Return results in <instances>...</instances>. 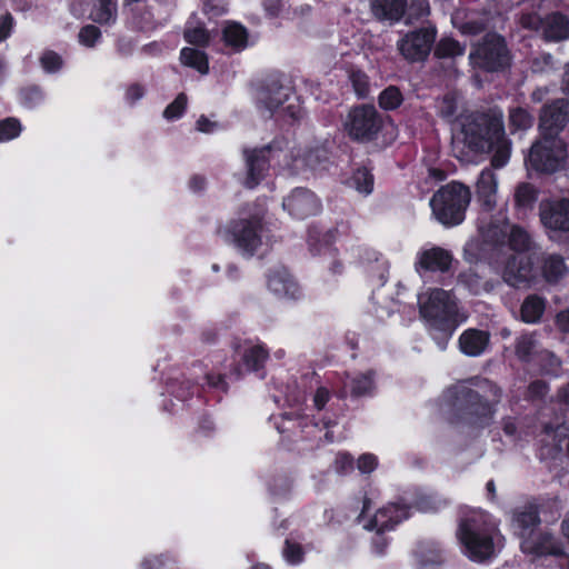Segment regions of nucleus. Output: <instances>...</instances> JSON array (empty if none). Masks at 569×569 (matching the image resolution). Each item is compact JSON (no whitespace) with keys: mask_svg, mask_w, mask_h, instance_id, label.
<instances>
[{"mask_svg":"<svg viewBox=\"0 0 569 569\" xmlns=\"http://www.w3.org/2000/svg\"><path fill=\"white\" fill-rule=\"evenodd\" d=\"M180 60L182 64L194 68L202 74L209 71L207 56L197 49L183 48L180 53Z\"/></svg>","mask_w":569,"mask_h":569,"instance_id":"obj_29","label":"nucleus"},{"mask_svg":"<svg viewBox=\"0 0 569 569\" xmlns=\"http://www.w3.org/2000/svg\"><path fill=\"white\" fill-rule=\"evenodd\" d=\"M567 267L560 256L550 254L545 258L542 273L547 281L556 282L567 274Z\"/></svg>","mask_w":569,"mask_h":569,"instance_id":"obj_27","label":"nucleus"},{"mask_svg":"<svg viewBox=\"0 0 569 569\" xmlns=\"http://www.w3.org/2000/svg\"><path fill=\"white\" fill-rule=\"evenodd\" d=\"M214 127L216 123L209 121L206 117H200L197 121V129L204 133L211 132Z\"/></svg>","mask_w":569,"mask_h":569,"instance_id":"obj_56","label":"nucleus"},{"mask_svg":"<svg viewBox=\"0 0 569 569\" xmlns=\"http://www.w3.org/2000/svg\"><path fill=\"white\" fill-rule=\"evenodd\" d=\"M264 10L270 17H277L283 9L284 4L281 0H266Z\"/></svg>","mask_w":569,"mask_h":569,"instance_id":"obj_52","label":"nucleus"},{"mask_svg":"<svg viewBox=\"0 0 569 569\" xmlns=\"http://www.w3.org/2000/svg\"><path fill=\"white\" fill-rule=\"evenodd\" d=\"M436 39L435 28H421L407 33L398 41V49L405 59L409 61L425 60Z\"/></svg>","mask_w":569,"mask_h":569,"instance_id":"obj_12","label":"nucleus"},{"mask_svg":"<svg viewBox=\"0 0 569 569\" xmlns=\"http://www.w3.org/2000/svg\"><path fill=\"white\" fill-rule=\"evenodd\" d=\"M226 0H207L203 6V11L210 17H218L227 11Z\"/></svg>","mask_w":569,"mask_h":569,"instance_id":"obj_47","label":"nucleus"},{"mask_svg":"<svg viewBox=\"0 0 569 569\" xmlns=\"http://www.w3.org/2000/svg\"><path fill=\"white\" fill-rule=\"evenodd\" d=\"M329 400V391L325 388H319L313 397V402L317 409H322Z\"/></svg>","mask_w":569,"mask_h":569,"instance_id":"obj_53","label":"nucleus"},{"mask_svg":"<svg viewBox=\"0 0 569 569\" xmlns=\"http://www.w3.org/2000/svg\"><path fill=\"white\" fill-rule=\"evenodd\" d=\"M537 348V341L532 335H523L517 340L516 352L522 360H527Z\"/></svg>","mask_w":569,"mask_h":569,"instance_id":"obj_39","label":"nucleus"},{"mask_svg":"<svg viewBox=\"0 0 569 569\" xmlns=\"http://www.w3.org/2000/svg\"><path fill=\"white\" fill-rule=\"evenodd\" d=\"M373 546L377 553L383 552L385 548L387 547V540L381 536V533H377V537L373 540Z\"/></svg>","mask_w":569,"mask_h":569,"instance_id":"obj_57","label":"nucleus"},{"mask_svg":"<svg viewBox=\"0 0 569 569\" xmlns=\"http://www.w3.org/2000/svg\"><path fill=\"white\" fill-rule=\"evenodd\" d=\"M40 63L44 71L56 72L61 68L62 60L56 52L47 51L41 56Z\"/></svg>","mask_w":569,"mask_h":569,"instance_id":"obj_44","label":"nucleus"},{"mask_svg":"<svg viewBox=\"0 0 569 569\" xmlns=\"http://www.w3.org/2000/svg\"><path fill=\"white\" fill-rule=\"evenodd\" d=\"M184 38L189 43L206 46L209 43L210 33L204 29L203 26H193L192 22H189L184 31Z\"/></svg>","mask_w":569,"mask_h":569,"instance_id":"obj_35","label":"nucleus"},{"mask_svg":"<svg viewBox=\"0 0 569 569\" xmlns=\"http://www.w3.org/2000/svg\"><path fill=\"white\" fill-rule=\"evenodd\" d=\"M567 157L565 143L557 137L543 136L528 156V164L540 172L551 173L563 167Z\"/></svg>","mask_w":569,"mask_h":569,"instance_id":"obj_8","label":"nucleus"},{"mask_svg":"<svg viewBox=\"0 0 569 569\" xmlns=\"http://www.w3.org/2000/svg\"><path fill=\"white\" fill-rule=\"evenodd\" d=\"M545 300L537 296H529L521 306V318L525 322H537L545 311Z\"/></svg>","mask_w":569,"mask_h":569,"instance_id":"obj_28","label":"nucleus"},{"mask_svg":"<svg viewBox=\"0 0 569 569\" xmlns=\"http://www.w3.org/2000/svg\"><path fill=\"white\" fill-rule=\"evenodd\" d=\"M462 396L468 403L470 413L477 415L481 418H487L491 416L492 408L490 403L488 402V400L483 401L482 397L478 392L463 389Z\"/></svg>","mask_w":569,"mask_h":569,"instance_id":"obj_31","label":"nucleus"},{"mask_svg":"<svg viewBox=\"0 0 569 569\" xmlns=\"http://www.w3.org/2000/svg\"><path fill=\"white\" fill-rule=\"evenodd\" d=\"M244 154L248 172L243 184L247 188H253L263 178L269 162H277L284 168L299 171L305 167L315 168L325 157V151L316 150L302 154L301 148H290L288 144L282 148L280 143L276 142L266 150L246 151Z\"/></svg>","mask_w":569,"mask_h":569,"instance_id":"obj_2","label":"nucleus"},{"mask_svg":"<svg viewBox=\"0 0 569 569\" xmlns=\"http://www.w3.org/2000/svg\"><path fill=\"white\" fill-rule=\"evenodd\" d=\"M463 144L471 151L482 153L493 151L491 166L496 169L505 167L510 158V146L500 123L481 119L480 122H469L462 129Z\"/></svg>","mask_w":569,"mask_h":569,"instance_id":"obj_3","label":"nucleus"},{"mask_svg":"<svg viewBox=\"0 0 569 569\" xmlns=\"http://www.w3.org/2000/svg\"><path fill=\"white\" fill-rule=\"evenodd\" d=\"M456 109H457L456 100L450 96H446L438 103V110H439L440 114L447 119L451 118L455 114Z\"/></svg>","mask_w":569,"mask_h":569,"instance_id":"obj_48","label":"nucleus"},{"mask_svg":"<svg viewBox=\"0 0 569 569\" xmlns=\"http://www.w3.org/2000/svg\"><path fill=\"white\" fill-rule=\"evenodd\" d=\"M283 557L289 563H299L302 560L301 547L287 540L283 549Z\"/></svg>","mask_w":569,"mask_h":569,"instance_id":"obj_46","label":"nucleus"},{"mask_svg":"<svg viewBox=\"0 0 569 569\" xmlns=\"http://www.w3.org/2000/svg\"><path fill=\"white\" fill-rule=\"evenodd\" d=\"M351 393L353 396H363L371 392L373 389L372 373H362L352 378L350 381Z\"/></svg>","mask_w":569,"mask_h":569,"instance_id":"obj_37","label":"nucleus"},{"mask_svg":"<svg viewBox=\"0 0 569 569\" xmlns=\"http://www.w3.org/2000/svg\"><path fill=\"white\" fill-rule=\"evenodd\" d=\"M489 342V335L486 331L469 329L459 338L460 350L470 357L481 355Z\"/></svg>","mask_w":569,"mask_h":569,"instance_id":"obj_22","label":"nucleus"},{"mask_svg":"<svg viewBox=\"0 0 569 569\" xmlns=\"http://www.w3.org/2000/svg\"><path fill=\"white\" fill-rule=\"evenodd\" d=\"M509 119L515 129L525 130L532 126V117L521 108L512 109Z\"/></svg>","mask_w":569,"mask_h":569,"instance_id":"obj_41","label":"nucleus"},{"mask_svg":"<svg viewBox=\"0 0 569 569\" xmlns=\"http://www.w3.org/2000/svg\"><path fill=\"white\" fill-rule=\"evenodd\" d=\"M257 101L269 112L278 110L283 103L288 102L282 109L290 118H299L300 107L292 100L289 87H283L278 82H270L261 87L257 92Z\"/></svg>","mask_w":569,"mask_h":569,"instance_id":"obj_11","label":"nucleus"},{"mask_svg":"<svg viewBox=\"0 0 569 569\" xmlns=\"http://www.w3.org/2000/svg\"><path fill=\"white\" fill-rule=\"evenodd\" d=\"M559 398L565 403H569V385L559 392Z\"/></svg>","mask_w":569,"mask_h":569,"instance_id":"obj_64","label":"nucleus"},{"mask_svg":"<svg viewBox=\"0 0 569 569\" xmlns=\"http://www.w3.org/2000/svg\"><path fill=\"white\" fill-rule=\"evenodd\" d=\"M406 7V0H372L373 14L381 20L398 21Z\"/></svg>","mask_w":569,"mask_h":569,"instance_id":"obj_25","label":"nucleus"},{"mask_svg":"<svg viewBox=\"0 0 569 569\" xmlns=\"http://www.w3.org/2000/svg\"><path fill=\"white\" fill-rule=\"evenodd\" d=\"M470 59L473 64L488 71L502 69L509 62L505 41L496 33L487 34L483 42L470 53Z\"/></svg>","mask_w":569,"mask_h":569,"instance_id":"obj_10","label":"nucleus"},{"mask_svg":"<svg viewBox=\"0 0 569 569\" xmlns=\"http://www.w3.org/2000/svg\"><path fill=\"white\" fill-rule=\"evenodd\" d=\"M539 209L541 223L547 229L569 231V200L542 201Z\"/></svg>","mask_w":569,"mask_h":569,"instance_id":"obj_15","label":"nucleus"},{"mask_svg":"<svg viewBox=\"0 0 569 569\" xmlns=\"http://www.w3.org/2000/svg\"><path fill=\"white\" fill-rule=\"evenodd\" d=\"M268 288L276 296L289 299H296L300 293L298 284L284 268H279L269 274Z\"/></svg>","mask_w":569,"mask_h":569,"instance_id":"obj_20","label":"nucleus"},{"mask_svg":"<svg viewBox=\"0 0 569 569\" xmlns=\"http://www.w3.org/2000/svg\"><path fill=\"white\" fill-rule=\"evenodd\" d=\"M350 80L358 97H366L369 93L368 77L361 71H352Z\"/></svg>","mask_w":569,"mask_h":569,"instance_id":"obj_42","label":"nucleus"},{"mask_svg":"<svg viewBox=\"0 0 569 569\" xmlns=\"http://www.w3.org/2000/svg\"><path fill=\"white\" fill-rule=\"evenodd\" d=\"M81 13H88L89 18L98 23H109L116 20V0H79Z\"/></svg>","mask_w":569,"mask_h":569,"instance_id":"obj_19","label":"nucleus"},{"mask_svg":"<svg viewBox=\"0 0 569 569\" xmlns=\"http://www.w3.org/2000/svg\"><path fill=\"white\" fill-rule=\"evenodd\" d=\"M376 467L377 458L373 455H362L358 460V469L363 473L373 471Z\"/></svg>","mask_w":569,"mask_h":569,"instance_id":"obj_50","label":"nucleus"},{"mask_svg":"<svg viewBox=\"0 0 569 569\" xmlns=\"http://www.w3.org/2000/svg\"><path fill=\"white\" fill-rule=\"evenodd\" d=\"M557 326L561 331L569 333V309L557 315Z\"/></svg>","mask_w":569,"mask_h":569,"instance_id":"obj_54","label":"nucleus"},{"mask_svg":"<svg viewBox=\"0 0 569 569\" xmlns=\"http://www.w3.org/2000/svg\"><path fill=\"white\" fill-rule=\"evenodd\" d=\"M530 391L537 396H545L547 393V386L543 382H535L530 386Z\"/></svg>","mask_w":569,"mask_h":569,"instance_id":"obj_58","label":"nucleus"},{"mask_svg":"<svg viewBox=\"0 0 569 569\" xmlns=\"http://www.w3.org/2000/svg\"><path fill=\"white\" fill-rule=\"evenodd\" d=\"M538 511L535 507H526L515 512L512 523L522 538L521 549L527 553L545 555L556 552L553 537L549 533L535 531L539 523Z\"/></svg>","mask_w":569,"mask_h":569,"instance_id":"obj_6","label":"nucleus"},{"mask_svg":"<svg viewBox=\"0 0 569 569\" xmlns=\"http://www.w3.org/2000/svg\"><path fill=\"white\" fill-rule=\"evenodd\" d=\"M537 200V190L528 182H521L515 190V203L517 208L529 209Z\"/></svg>","mask_w":569,"mask_h":569,"instance_id":"obj_32","label":"nucleus"},{"mask_svg":"<svg viewBox=\"0 0 569 569\" xmlns=\"http://www.w3.org/2000/svg\"><path fill=\"white\" fill-rule=\"evenodd\" d=\"M470 199L471 192L468 187L459 182H450L432 196L430 207L440 223L457 226L463 221Z\"/></svg>","mask_w":569,"mask_h":569,"instance_id":"obj_5","label":"nucleus"},{"mask_svg":"<svg viewBox=\"0 0 569 569\" xmlns=\"http://www.w3.org/2000/svg\"><path fill=\"white\" fill-rule=\"evenodd\" d=\"M100 38V31L94 26H86L79 32V41L83 46L93 47L97 40Z\"/></svg>","mask_w":569,"mask_h":569,"instance_id":"obj_45","label":"nucleus"},{"mask_svg":"<svg viewBox=\"0 0 569 569\" xmlns=\"http://www.w3.org/2000/svg\"><path fill=\"white\" fill-rule=\"evenodd\" d=\"M417 557L419 569H436V567L441 562L440 552L436 550L421 549L418 551Z\"/></svg>","mask_w":569,"mask_h":569,"instance_id":"obj_40","label":"nucleus"},{"mask_svg":"<svg viewBox=\"0 0 569 569\" xmlns=\"http://www.w3.org/2000/svg\"><path fill=\"white\" fill-rule=\"evenodd\" d=\"M546 17L547 16L542 12L541 0H528V4L522 10L519 18V22L523 28L541 33Z\"/></svg>","mask_w":569,"mask_h":569,"instance_id":"obj_23","label":"nucleus"},{"mask_svg":"<svg viewBox=\"0 0 569 569\" xmlns=\"http://www.w3.org/2000/svg\"><path fill=\"white\" fill-rule=\"evenodd\" d=\"M561 530L563 536L569 540V511L567 512L561 522Z\"/></svg>","mask_w":569,"mask_h":569,"instance_id":"obj_63","label":"nucleus"},{"mask_svg":"<svg viewBox=\"0 0 569 569\" xmlns=\"http://www.w3.org/2000/svg\"><path fill=\"white\" fill-rule=\"evenodd\" d=\"M268 352L262 346H248L242 353V363L247 371H258L263 367Z\"/></svg>","mask_w":569,"mask_h":569,"instance_id":"obj_26","label":"nucleus"},{"mask_svg":"<svg viewBox=\"0 0 569 569\" xmlns=\"http://www.w3.org/2000/svg\"><path fill=\"white\" fill-rule=\"evenodd\" d=\"M13 27V18L9 12L0 14V42L7 39Z\"/></svg>","mask_w":569,"mask_h":569,"instance_id":"obj_49","label":"nucleus"},{"mask_svg":"<svg viewBox=\"0 0 569 569\" xmlns=\"http://www.w3.org/2000/svg\"><path fill=\"white\" fill-rule=\"evenodd\" d=\"M547 432H555V436L556 437H566L567 433L566 431L568 430V427L565 426V425H561V426H557L555 429H552L551 427H547L546 428Z\"/></svg>","mask_w":569,"mask_h":569,"instance_id":"obj_61","label":"nucleus"},{"mask_svg":"<svg viewBox=\"0 0 569 569\" xmlns=\"http://www.w3.org/2000/svg\"><path fill=\"white\" fill-rule=\"evenodd\" d=\"M451 262V253L440 247L425 249L420 251L418 256V264L421 268L430 271L445 272L450 268Z\"/></svg>","mask_w":569,"mask_h":569,"instance_id":"obj_21","label":"nucleus"},{"mask_svg":"<svg viewBox=\"0 0 569 569\" xmlns=\"http://www.w3.org/2000/svg\"><path fill=\"white\" fill-rule=\"evenodd\" d=\"M261 223L258 216L236 221L231 232L237 247L246 254H253L261 244Z\"/></svg>","mask_w":569,"mask_h":569,"instance_id":"obj_13","label":"nucleus"},{"mask_svg":"<svg viewBox=\"0 0 569 569\" xmlns=\"http://www.w3.org/2000/svg\"><path fill=\"white\" fill-rule=\"evenodd\" d=\"M458 537L465 548V553L477 562H482L495 553L492 538L480 527L477 519H467L459 526Z\"/></svg>","mask_w":569,"mask_h":569,"instance_id":"obj_9","label":"nucleus"},{"mask_svg":"<svg viewBox=\"0 0 569 569\" xmlns=\"http://www.w3.org/2000/svg\"><path fill=\"white\" fill-rule=\"evenodd\" d=\"M569 120V102L557 100L543 108L540 116L542 136L556 137Z\"/></svg>","mask_w":569,"mask_h":569,"instance_id":"obj_16","label":"nucleus"},{"mask_svg":"<svg viewBox=\"0 0 569 569\" xmlns=\"http://www.w3.org/2000/svg\"><path fill=\"white\" fill-rule=\"evenodd\" d=\"M541 60L543 61L545 66L540 67L539 66L540 61H539V59H537L532 66L535 71H540V72L546 71L548 68H551L553 64V59L550 54L541 56Z\"/></svg>","mask_w":569,"mask_h":569,"instance_id":"obj_55","label":"nucleus"},{"mask_svg":"<svg viewBox=\"0 0 569 569\" xmlns=\"http://www.w3.org/2000/svg\"><path fill=\"white\" fill-rule=\"evenodd\" d=\"M421 317L432 330L443 333L448 339L461 321L458 306L450 291L438 288H428L418 296Z\"/></svg>","mask_w":569,"mask_h":569,"instance_id":"obj_4","label":"nucleus"},{"mask_svg":"<svg viewBox=\"0 0 569 569\" xmlns=\"http://www.w3.org/2000/svg\"><path fill=\"white\" fill-rule=\"evenodd\" d=\"M21 123L16 118H7L0 121V142L17 138L21 132Z\"/></svg>","mask_w":569,"mask_h":569,"instance_id":"obj_38","label":"nucleus"},{"mask_svg":"<svg viewBox=\"0 0 569 569\" xmlns=\"http://www.w3.org/2000/svg\"><path fill=\"white\" fill-rule=\"evenodd\" d=\"M186 106L187 97L186 94L180 93L163 111L164 118L169 120L179 118L183 113Z\"/></svg>","mask_w":569,"mask_h":569,"instance_id":"obj_43","label":"nucleus"},{"mask_svg":"<svg viewBox=\"0 0 569 569\" xmlns=\"http://www.w3.org/2000/svg\"><path fill=\"white\" fill-rule=\"evenodd\" d=\"M337 463H341V470L343 471L352 467V459L349 455L341 453L337 459Z\"/></svg>","mask_w":569,"mask_h":569,"instance_id":"obj_59","label":"nucleus"},{"mask_svg":"<svg viewBox=\"0 0 569 569\" xmlns=\"http://www.w3.org/2000/svg\"><path fill=\"white\" fill-rule=\"evenodd\" d=\"M482 29H483V26L477 24V22H475V21H469L463 26L462 31L467 32V33H477V32L481 31Z\"/></svg>","mask_w":569,"mask_h":569,"instance_id":"obj_60","label":"nucleus"},{"mask_svg":"<svg viewBox=\"0 0 569 569\" xmlns=\"http://www.w3.org/2000/svg\"><path fill=\"white\" fill-rule=\"evenodd\" d=\"M541 34L553 41L569 38V19L558 12L547 16Z\"/></svg>","mask_w":569,"mask_h":569,"instance_id":"obj_24","label":"nucleus"},{"mask_svg":"<svg viewBox=\"0 0 569 569\" xmlns=\"http://www.w3.org/2000/svg\"><path fill=\"white\" fill-rule=\"evenodd\" d=\"M465 47L451 38H443L436 47L435 53L439 58H453L462 56Z\"/></svg>","mask_w":569,"mask_h":569,"instance_id":"obj_34","label":"nucleus"},{"mask_svg":"<svg viewBox=\"0 0 569 569\" xmlns=\"http://www.w3.org/2000/svg\"><path fill=\"white\" fill-rule=\"evenodd\" d=\"M402 102V94L396 87H388L379 96V106L385 110H393Z\"/></svg>","mask_w":569,"mask_h":569,"instance_id":"obj_36","label":"nucleus"},{"mask_svg":"<svg viewBox=\"0 0 569 569\" xmlns=\"http://www.w3.org/2000/svg\"><path fill=\"white\" fill-rule=\"evenodd\" d=\"M206 181L203 178L201 177H193L191 180H190V186L193 190L198 191L200 189H202V187L204 186Z\"/></svg>","mask_w":569,"mask_h":569,"instance_id":"obj_62","label":"nucleus"},{"mask_svg":"<svg viewBox=\"0 0 569 569\" xmlns=\"http://www.w3.org/2000/svg\"><path fill=\"white\" fill-rule=\"evenodd\" d=\"M282 207L296 219H305L316 214L320 210V202L311 191L307 189L293 190L282 202Z\"/></svg>","mask_w":569,"mask_h":569,"instance_id":"obj_14","label":"nucleus"},{"mask_svg":"<svg viewBox=\"0 0 569 569\" xmlns=\"http://www.w3.org/2000/svg\"><path fill=\"white\" fill-rule=\"evenodd\" d=\"M349 186L359 193L368 196L373 190V177L367 169H358L350 178Z\"/></svg>","mask_w":569,"mask_h":569,"instance_id":"obj_33","label":"nucleus"},{"mask_svg":"<svg viewBox=\"0 0 569 569\" xmlns=\"http://www.w3.org/2000/svg\"><path fill=\"white\" fill-rule=\"evenodd\" d=\"M223 40L234 50H241L248 42L247 31L238 23H228L223 29Z\"/></svg>","mask_w":569,"mask_h":569,"instance_id":"obj_30","label":"nucleus"},{"mask_svg":"<svg viewBox=\"0 0 569 569\" xmlns=\"http://www.w3.org/2000/svg\"><path fill=\"white\" fill-rule=\"evenodd\" d=\"M343 128L357 141H370L382 128V118L371 104L353 107L347 113Z\"/></svg>","mask_w":569,"mask_h":569,"instance_id":"obj_7","label":"nucleus"},{"mask_svg":"<svg viewBox=\"0 0 569 569\" xmlns=\"http://www.w3.org/2000/svg\"><path fill=\"white\" fill-rule=\"evenodd\" d=\"M409 509L405 506L388 505L380 508L375 516L365 525L368 530H375L377 533H383L391 530L409 517Z\"/></svg>","mask_w":569,"mask_h":569,"instance_id":"obj_17","label":"nucleus"},{"mask_svg":"<svg viewBox=\"0 0 569 569\" xmlns=\"http://www.w3.org/2000/svg\"><path fill=\"white\" fill-rule=\"evenodd\" d=\"M498 188L497 174L489 168L483 169L476 182V197L487 211H491L497 206Z\"/></svg>","mask_w":569,"mask_h":569,"instance_id":"obj_18","label":"nucleus"},{"mask_svg":"<svg viewBox=\"0 0 569 569\" xmlns=\"http://www.w3.org/2000/svg\"><path fill=\"white\" fill-rule=\"evenodd\" d=\"M144 94V90L139 84H132L127 89L126 99L130 103H134L139 99H141Z\"/></svg>","mask_w":569,"mask_h":569,"instance_id":"obj_51","label":"nucleus"},{"mask_svg":"<svg viewBox=\"0 0 569 569\" xmlns=\"http://www.w3.org/2000/svg\"><path fill=\"white\" fill-rule=\"evenodd\" d=\"M483 240L489 243H505L508 238L509 254L502 268V278L509 286L528 287L533 280L532 262L528 252L533 247L528 232L521 227L510 224L508 221L481 227Z\"/></svg>","mask_w":569,"mask_h":569,"instance_id":"obj_1","label":"nucleus"}]
</instances>
